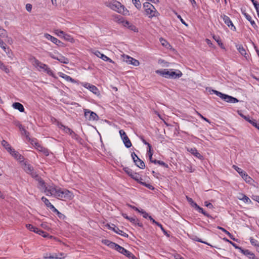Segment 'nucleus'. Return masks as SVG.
<instances>
[{"label": "nucleus", "instance_id": "nucleus-35", "mask_svg": "<svg viewBox=\"0 0 259 259\" xmlns=\"http://www.w3.org/2000/svg\"><path fill=\"white\" fill-rule=\"evenodd\" d=\"M26 227L30 231L34 232L35 233H36L37 231L38 230V228L34 227L31 224H26Z\"/></svg>", "mask_w": 259, "mask_h": 259}, {"label": "nucleus", "instance_id": "nucleus-9", "mask_svg": "<svg viewBox=\"0 0 259 259\" xmlns=\"http://www.w3.org/2000/svg\"><path fill=\"white\" fill-rule=\"evenodd\" d=\"M107 226L108 229L113 230L117 234L120 235L121 236L123 237H128V235L126 233L124 232L122 230H120L117 227L115 226L114 224H112L111 226L109 224H107Z\"/></svg>", "mask_w": 259, "mask_h": 259}, {"label": "nucleus", "instance_id": "nucleus-30", "mask_svg": "<svg viewBox=\"0 0 259 259\" xmlns=\"http://www.w3.org/2000/svg\"><path fill=\"white\" fill-rule=\"evenodd\" d=\"M0 47L4 50L5 52H6L7 54H9L11 50L9 48H7V45L3 41V40L0 41Z\"/></svg>", "mask_w": 259, "mask_h": 259}, {"label": "nucleus", "instance_id": "nucleus-37", "mask_svg": "<svg viewBox=\"0 0 259 259\" xmlns=\"http://www.w3.org/2000/svg\"><path fill=\"white\" fill-rule=\"evenodd\" d=\"M0 36L2 38H5V37L8 38V33H7V31L6 30H5L4 29L1 28H0Z\"/></svg>", "mask_w": 259, "mask_h": 259}, {"label": "nucleus", "instance_id": "nucleus-26", "mask_svg": "<svg viewBox=\"0 0 259 259\" xmlns=\"http://www.w3.org/2000/svg\"><path fill=\"white\" fill-rule=\"evenodd\" d=\"M12 152L14 153L13 157L17 160H19L21 161L23 160V159H24L23 157L18 152L16 151L14 149H13L12 150L10 153Z\"/></svg>", "mask_w": 259, "mask_h": 259}, {"label": "nucleus", "instance_id": "nucleus-3", "mask_svg": "<svg viewBox=\"0 0 259 259\" xmlns=\"http://www.w3.org/2000/svg\"><path fill=\"white\" fill-rule=\"evenodd\" d=\"M106 6L111 9L123 15H126L128 12V11L125 9L124 6L117 1L107 3H106Z\"/></svg>", "mask_w": 259, "mask_h": 259}, {"label": "nucleus", "instance_id": "nucleus-62", "mask_svg": "<svg viewBox=\"0 0 259 259\" xmlns=\"http://www.w3.org/2000/svg\"><path fill=\"white\" fill-rule=\"evenodd\" d=\"M204 204H205V206H206V207H207L209 208L212 209L213 208V205L210 202H208L207 201H205Z\"/></svg>", "mask_w": 259, "mask_h": 259}, {"label": "nucleus", "instance_id": "nucleus-10", "mask_svg": "<svg viewBox=\"0 0 259 259\" xmlns=\"http://www.w3.org/2000/svg\"><path fill=\"white\" fill-rule=\"evenodd\" d=\"M221 17L223 18L225 23L229 27H230L231 29L235 31L236 30V27L234 26L232 21L230 19V18L225 15H223L221 16Z\"/></svg>", "mask_w": 259, "mask_h": 259}, {"label": "nucleus", "instance_id": "nucleus-64", "mask_svg": "<svg viewBox=\"0 0 259 259\" xmlns=\"http://www.w3.org/2000/svg\"><path fill=\"white\" fill-rule=\"evenodd\" d=\"M49 208H50V209H51L52 211L55 213H57L59 211L52 204L51 205H50Z\"/></svg>", "mask_w": 259, "mask_h": 259}, {"label": "nucleus", "instance_id": "nucleus-19", "mask_svg": "<svg viewBox=\"0 0 259 259\" xmlns=\"http://www.w3.org/2000/svg\"><path fill=\"white\" fill-rule=\"evenodd\" d=\"M240 252L250 259H258L254 254L248 249H242Z\"/></svg>", "mask_w": 259, "mask_h": 259}, {"label": "nucleus", "instance_id": "nucleus-28", "mask_svg": "<svg viewBox=\"0 0 259 259\" xmlns=\"http://www.w3.org/2000/svg\"><path fill=\"white\" fill-rule=\"evenodd\" d=\"M237 50L242 56H244V57L246 58H247L248 55L246 53L245 50L242 45H239L237 46Z\"/></svg>", "mask_w": 259, "mask_h": 259}, {"label": "nucleus", "instance_id": "nucleus-40", "mask_svg": "<svg viewBox=\"0 0 259 259\" xmlns=\"http://www.w3.org/2000/svg\"><path fill=\"white\" fill-rule=\"evenodd\" d=\"M159 40H160L161 45L165 47V48H168L170 46V45L169 44V43L165 39H164V38H160L159 39Z\"/></svg>", "mask_w": 259, "mask_h": 259}, {"label": "nucleus", "instance_id": "nucleus-31", "mask_svg": "<svg viewBox=\"0 0 259 259\" xmlns=\"http://www.w3.org/2000/svg\"><path fill=\"white\" fill-rule=\"evenodd\" d=\"M186 197L188 201L190 203L191 205L193 207H194L195 209L197 210L200 206L198 205L197 204L195 203L191 198L188 197L187 196Z\"/></svg>", "mask_w": 259, "mask_h": 259}, {"label": "nucleus", "instance_id": "nucleus-44", "mask_svg": "<svg viewBox=\"0 0 259 259\" xmlns=\"http://www.w3.org/2000/svg\"><path fill=\"white\" fill-rule=\"evenodd\" d=\"M248 122L259 130V122H257L255 119L248 120Z\"/></svg>", "mask_w": 259, "mask_h": 259}, {"label": "nucleus", "instance_id": "nucleus-24", "mask_svg": "<svg viewBox=\"0 0 259 259\" xmlns=\"http://www.w3.org/2000/svg\"><path fill=\"white\" fill-rule=\"evenodd\" d=\"M128 220L135 225H138L140 227H143L142 223H140L139 220L137 219L136 217H130Z\"/></svg>", "mask_w": 259, "mask_h": 259}, {"label": "nucleus", "instance_id": "nucleus-2", "mask_svg": "<svg viewBox=\"0 0 259 259\" xmlns=\"http://www.w3.org/2000/svg\"><path fill=\"white\" fill-rule=\"evenodd\" d=\"M156 73L160 75L167 78H177L181 77L183 75L181 71L178 70V72L169 71L167 69L157 70Z\"/></svg>", "mask_w": 259, "mask_h": 259}, {"label": "nucleus", "instance_id": "nucleus-47", "mask_svg": "<svg viewBox=\"0 0 259 259\" xmlns=\"http://www.w3.org/2000/svg\"><path fill=\"white\" fill-rule=\"evenodd\" d=\"M193 239L196 241H197V242H201V243H203L204 244H207L208 245H209L211 247H214L213 246H212L211 245H210L209 243L205 242V241H202L201 239L198 238L197 236H195L194 238H193Z\"/></svg>", "mask_w": 259, "mask_h": 259}, {"label": "nucleus", "instance_id": "nucleus-12", "mask_svg": "<svg viewBox=\"0 0 259 259\" xmlns=\"http://www.w3.org/2000/svg\"><path fill=\"white\" fill-rule=\"evenodd\" d=\"M118 248L117 251L125 255L127 257L130 258H134L135 257V256L130 251L125 249L122 246H120Z\"/></svg>", "mask_w": 259, "mask_h": 259}, {"label": "nucleus", "instance_id": "nucleus-5", "mask_svg": "<svg viewBox=\"0 0 259 259\" xmlns=\"http://www.w3.org/2000/svg\"><path fill=\"white\" fill-rule=\"evenodd\" d=\"M233 168L235 169L238 174L240 175V176L242 177V178L248 184H251L253 180L249 176L247 173L242 170L241 168L238 167L237 166L233 165Z\"/></svg>", "mask_w": 259, "mask_h": 259}, {"label": "nucleus", "instance_id": "nucleus-43", "mask_svg": "<svg viewBox=\"0 0 259 259\" xmlns=\"http://www.w3.org/2000/svg\"><path fill=\"white\" fill-rule=\"evenodd\" d=\"M133 4L135 5L136 8L138 10H140L141 8V4L139 0H132Z\"/></svg>", "mask_w": 259, "mask_h": 259}, {"label": "nucleus", "instance_id": "nucleus-42", "mask_svg": "<svg viewBox=\"0 0 259 259\" xmlns=\"http://www.w3.org/2000/svg\"><path fill=\"white\" fill-rule=\"evenodd\" d=\"M45 37L48 39V40H51L52 42H53V43H55V41H56V37H53L52 36V35H51L50 34H48V33H46L45 34Z\"/></svg>", "mask_w": 259, "mask_h": 259}, {"label": "nucleus", "instance_id": "nucleus-46", "mask_svg": "<svg viewBox=\"0 0 259 259\" xmlns=\"http://www.w3.org/2000/svg\"><path fill=\"white\" fill-rule=\"evenodd\" d=\"M123 170L130 177H131L134 172L132 169L127 167L123 168Z\"/></svg>", "mask_w": 259, "mask_h": 259}, {"label": "nucleus", "instance_id": "nucleus-17", "mask_svg": "<svg viewBox=\"0 0 259 259\" xmlns=\"http://www.w3.org/2000/svg\"><path fill=\"white\" fill-rule=\"evenodd\" d=\"M187 151L199 159H203V156L198 152L196 148H187Z\"/></svg>", "mask_w": 259, "mask_h": 259}, {"label": "nucleus", "instance_id": "nucleus-56", "mask_svg": "<svg viewBox=\"0 0 259 259\" xmlns=\"http://www.w3.org/2000/svg\"><path fill=\"white\" fill-rule=\"evenodd\" d=\"M45 71H46L47 74H48L50 76H54V73H53V72L52 71V70L50 69V68H49L48 67V66L47 65V68H45Z\"/></svg>", "mask_w": 259, "mask_h": 259}, {"label": "nucleus", "instance_id": "nucleus-14", "mask_svg": "<svg viewBox=\"0 0 259 259\" xmlns=\"http://www.w3.org/2000/svg\"><path fill=\"white\" fill-rule=\"evenodd\" d=\"M94 54L97 57H98L99 58L102 59L103 60H104L105 61H109V62L112 63L113 64L115 63V62L112 60H111L110 58H109V57H108L106 55H104L103 54L101 53L99 51H96L94 53Z\"/></svg>", "mask_w": 259, "mask_h": 259}, {"label": "nucleus", "instance_id": "nucleus-18", "mask_svg": "<svg viewBox=\"0 0 259 259\" xmlns=\"http://www.w3.org/2000/svg\"><path fill=\"white\" fill-rule=\"evenodd\" d=\"M36 149L39 151L42 152L45 155L48 156L49 151L48 149L41 146L38 143H35Z\"/></svg>", "mask_w": 259, "mask_h": 259}, {"label": "nucleus", "instance_id": "nucleus-13", "mask_svg": "<svg viewBox=\"0 0 259 259\" xmlns=\"http://www.w3.org/2000/svg\"><path fill=\"white\" fill-rule=\"evenodd\" d=\"M23 169L27 173L31 174L32 177H38L37 175L33 172V167L30 164L25 163Z\"/></svg>", "mask_w": 259, "mask_h": 259}, {"label": "nucleus", "instance_id": "nucleus-60", "mask_svg": "<svg viewBox=\"0 0 259 259\" xmlns=\"http://www.w3.org/2000/svg\"><path fill=\"white\" fill-rule=\"evenodd\" d=\"M139 212L141 213L142 214H143V217L144 218H148V217H149V214L148 213H147L145 211H144V210L142 209L141 210H140Z\"/></svg>", "mask_w": 259, "mask_h": 259}, {"label": "nucleus", "instance_id": "nucleus-57", "mask_svg": "<svg viewBox=\"0 0 259 259\" xmlns=\"http://www.w3.org/2000/svg\"><path fill=\"white\" fill-rule=\"evenodd\" d=\"M147 154L148 155L150 162L152 163V161H153L154 160L152 158L153 153L152 152L151 149H150H150H148V150L147 151Z\"/></svg>", "mask_w": 259, "mask_h": 259}, {"label": "nucleus", "instance_id": "nucleus-29", "mask_svg": "<svg viewBox=\"0 0 259 259\" xmlns=\"http://www.w3.org/2000/svg\"><path fill=\"white\" fill-rule=\"evenodd\" d=\"M242 197H238V199L243 201L245 203H250L251 202V200L245 194L241 193L240 194Z\"/></svg>", "mask_w": 259, "mask_h": 259}, {"label": "nucleus", "instance_id": "nucleus-45", "mask_svg": "<svg viewBox=\"0 0 259 259\" xmlns=\"http://www.w3.org/2000/svg\"><path fill=\"white\" fill-rule=\"evenodd\" d=\"M36 233L40 235L45 238L48 237L49 236V234L45 232L44 231L40 230L39 229H38Z\"/></svg>", "mask_w": 259, "mask_h": 259}, {"label": "nucleus", "instance_id": "nucleus-55", "mask_svg": "<svg viewBox=\"0 0 259 259\" xmlns=\"http://www.w3.org/2000/svg\"><path fill=\"white\" fill-rule=\"evenodd\" d=\"M62 126L63 127V130L64 132L66 133H69L70 135L73 132V131L70 128L63 125Z\"/></svg>", "mask_w": 259, "mask_h": 259}, {"label": "nucleus", "instance_id": "nucleus-1", "mask_svg": "<svg viewBox=\"0 0 259 259\" xmlns=\"http://www.w3.org/2000/svg\"><path fill=\"white\" fill-rule=\"evenodd\" d=\"M46 193L48 196H54L59 199H71L73 198V193L66 189L58 188L54 185L48 186L46 188Z\"/></svg>", "mask_w": 259, "mask_h": 259}, {"label": "nucleus", "instance_id": "nucleus-20", "mask_svg": "<svg viewBox=\"0 0 259 259\" xmlns=\"http://www.w3.org/2000/svg\"><path fill=\"white\" fill-rule=\"evenodd\" d=\"M223 100L228 103H235L238 102V100L236 98L225 94Z\"/></svg>", "mask_w": 259, "mask_h": 259}, {"label": "nucleus", "instance_id": "nucleus-61", "mask_svg": "<svg viewBox=\"0 0 259 259\" xmlns=\"http://www.w3.org/2000/svg\"><path fill=\"white\" fill-rule=\"evenodd\" d=\"M141 140H142V142L145 144V145H147L148 147V149H149L150 150L152 149V146L149 143H148L147 142H146V141L143 139V138H141Z\"/></svg>", "mask_w": 259, "mask_h": 259}, {"label": "nucleus", "instance_id": "nucleus-25", "mask_svg": "<svg viewBox=\"0 0 259 259\" xmlns=\"http://www.w3.org/2000/svg\"><path fill=\"white\" fill-rule=\"evenodd\" d=\"M242 13L245 17L246 19L250 22V24L254 28L256 27L255 22L252 20L251 17L249 14L245 12H242Z\"/></svg>", "mask_w": 259, "mask_h": 259}, {"label": "nucleus", "instance_id": "nucleus-38", "mask_svg": "<svg viewBox=\"0 0 259 259\" xmlns=\"http://www.w3.org/2000/svg\"><path fill=\"white\" fill-rule=\"evenodd\" d=\"M197 211L200 213H202L203 214H204L205 216L207 217V218H212V217L209 215L208 213H207L206 211H205L202 208H201V207H199L198 208V209L197 210Z\"/></svg>", "mask_w": 259, "mask_h": 259}, {"label": "nucleus", "instance_id": "nucleus-7", "mask_svg": "<svg viewBox=\"0 0 259 259\" xmlns=\"http://www.w3.org/2000/svg\"><path fill=\"white\" fill-rule=\"evenodd\" d=\"M119 134L125 146L128 148H130L132 145V143L125 132L123 130H121L119 131Z\"/></svg>", "mask_w": 259, "mask_h": 259}, {"label": "nucleus", "instance_id": "nucleus-23", "mask_svg": "<svg viewBox=\"0 0 259 259\" xmlns=\"http://www.w3.org/2000/svg\"><path fill=\"white\" fill-rule=\"evenodd\" d=\"M134 162L138 167L141 169H144L145 167V163L139 157H137V159H136V160H135Z\"/></svg>", "mask_w": 259, "mask_h": 259}, {"label": "nucleus", "instance_id": "nucleus-6", "mask_svg": "<svg viewBox=\"0 0 259 259\" xmlns=\"http://www.w3.org/2000/svg\"><path fill=\"white\" fill-rule=\"evenodd\" d=\"M84 116L89 120H98L99 116L94 112L91 111L89 109H84Z\"/></svg>", "mask_w": 259, "mask_h": 259}, {"label": "nucleus", "instance_id": "nucleus-21", "mask_svg": "<svg viewBox=\"0 0 259 259\" xmlns=\"http://www.w3.org/2000/svg\"><path fill=\"white\" fill-rule=\"evenodd\" d=\"M12 106L14 109L18 110L21 112L24 111L25 109L23 105L19 102L13 103Z\"/></svg>", "mask_w": 259, "mask_h": 259}, {"label": "nucleus", "instance_id": "nucleus-22", "mask_svg": "<svg viewBox=\"0 0 259 259\" xmlns=\"http://www.w3.org/2000/svg\"><path fill=\"white\" fill-rule=\"evenodd\" d=\"M59 76L64 78L67 81H70L72 83L76 82V81L74 79H73L70 76H69L67 75V74H65L63 73H62V72L60 73Z\"/></svg>", "mask_w": 259, "mask_h": 259}, {"label": "nucleus", "instance_id": "nucleus-59", "mask_svg": "<svg viewBox=\"0 0 259 259\" xmlns=\"http://www.w3.org/2000/svg\"><path fill=\"white\" fill-rule=\"evenodd\" d=\"M213 37L217 41L218 45L222 48L223 44L221 40L219 39V37L215 36H213Z\"/></svg>", "mask_w": 259, "mask_h": 259}, {"label": "nucleus", "instance_id": "nucleus-36", "mask_svg": "<svg viewBox=\"0 0 259 259\" xmlns=\"http://www.w3.org/2000/svg\"><path fill=\"white\" fill-rule=\"evenodd\" d=\"M38 183H39V185L40 187H41L42 188H43L44 189H45V192L46 193V188H47L48 186H46V185H45V182H44V181L41 179L40 178V177H38Z\"/></svg>", "mask_w": 259, "mask_h": 259}, {"label": "nucleus", "instance_id": "nucleus-49", "mask_svg": "<svg viewBox=\"0 0 259 259\" xmlns=\"http://www.w3.org/2000/svg\"><path fill=\"white\" fill-rule=\"evenodd\" d=\"M157 226L159 227L161 229V231L163 232L164 235H165L167 237H169L170 235L164 229L162 225L161 224H157Z\"/></svg>", "mask_w": 259, "mask_h": 259}, {"label": "nucleus", "instance_id": "nucleus-15", "mask_svg": "<svg viewBox=\"0 0 259 259\" xmlns=\"http://www.w3.org/2000/svg\"><path fill=\"white\" fill-rule=\"evenodd\" d=\"M124 60L128 64L133 65L135 66H138L140 64L138 60L128 56H126L125 57H124Z\"/></svg>", "mask_w": 259, "mask_h": 259}, {"label": "nucleus", "instance_id": "nucleus-39", "mask_svg": "<svg viewBox=\"0 0 259 259\" xmlns=\"http://www.w3.org/2000/svg\"><path fill=\"white\" fill-rule=\"evenodd\" d=\"M152 163H155V164H158L162 165L166 168L168 167V165L162 161L154 159L153 161H152Z\"/></svg>", "mask_w": 259, "mask_h": 259}, {"label": "nucleus", "instance_id": "nucleus-27", "mask_svg": "<svg viewBox=\"0 0 259 259\" xmlns=\"http://www.w3.org/2000/svg\"><path fill=\"white\" fill-rule=\"evenodd\" d=\"M2 145L7 150L8 152H10L13 149L10 145L5 140H3L2 141Z\"/></svg>", "mask_w": 259, "mask_h": 259}, {"label": "nucleus", "instance_id": "nucleus-63", "mask_svg": "<svg viewBox=\"0 0 259 259\" xmlns=\"http://www.w3.org/2000/svg\"><path fill=\"white\" fill-rule=\"evenodd\" d=\"M49 208H50V209H51L52 211L55 213H57L59 211L52 204L51 205H50Z\"/></svg>", "mask_w": 259, "mask_h": 259}, {"label": "nucleus", "instance_id": "nucleus-11", "mask_svg": "<svg viewBox=\"0 0 259 259\" xmlns=\"http://www.w3.org/2000/svg\"><path fill=\"white\" fill-rule=\"evenodd\" d=\"M33 64L35 67H38L40 69L45 70V68H47V65L44 64L36 59L35 57L31 59Z\"/></svg>", "mask_w": 259, "mask_h": 259}, {"label": "nucleus", "instance_id": "nucleus-32", "mask_svg": "<svg viewBox=\"0 0 259 259\" xmlns=\"http://www.w3.org/2000/svg\"><path fill=\"white\" fill-rule=\"evenodd\" d=\"M217 228L219 230H222L224 233H225L228 236H229V237L231 239H232L233 240H235V239L234 238L233 236L229 231H228L227 230H226L225 228H224L222 227H220V226H218L217 227Z\"/></svg>", "mask_w": 259, "mask_h": 259}, {"label": "nucleus", "instance_id": "nucleus-50", "mask_svg": "<svg viewBox=\"0 0 259 259\" xmlns=\"http://www.w3.org/2000/svg\"><path fill=\"white\" fill-rule=\"evenodd\" d=\"M41 200L44 202L45 205L49 207L50 205H51V203L50 202L49 200L46 197H42L41 198Z\"/></svg>", "mask_w": 259, "mask_h": 259}, {"label": "nucleus", "instance_id": "nucleus-52", "mask_svg": "<svg viewBox=\"0 0 259 259\" xmlns=\"http://www.w3.org/2000/svg\"><path fill=\"white\" fill-rule=\"evenodd\" d=\"M212 92L214 94H215L216 95H217L218 96H219V97H220L222 99H223V97L224 96L225 94H223L218 91H216V90H212Z\"/></svg>", "mask_w": 259, "mask_h": 259}, {"label": "nucleus", "instance_id": "nucleus-48", "mask_svg": "<svg viewBox=\"0 0 259 259\" xmlns=\"http://www.w3.org/2000/svg\"><path fill=\"white\" fill-rule=\"evenodd\" d=\"M119 21L120 23H122L124 27H128V26L131 24V23L128 21H124L122 18L119 19Z\"/></svg>", "mask_w": 259, "mask_h": 259}, {"label": "nucleus", "instance_id": "nucleus-33", "mask_svg": "<svg viewBox=\"0 0 259 259\" xmlns=\"http://www.w3.org/2000/svg\"><path fill=\"white\" fill-rule=\"evenodd\" d=\"M71 137L75 139L77 142L81 144L82 139L76 134H75L74 132L70 135Z\"/></svg>", "mask_w": 259, "mask_h": 259}, {"label": "nucleus", "instance_id": "nucleus-8", "mask_svg": "<svg viewBox=\"0 0 259 259\" xmlns=\"http://www.w3.org/2000/svg\"><path fill=\"white\" fill-rule=\"evenodd\" d=\"M49 56L53 59L58 60L60 62L64 64H68L69 63V60L67 58L62 56V55H58L55 56L52 53H50Z\"/></svg>", "mask_w": 259, "mask_h": 259}, {"label": "nucleus", "instance_id": "nucleus-4", "mask_svg": "<svg viewBox=\"0 0 259 259\" xmlns=\"http://www.w3.org/2000/svg\"><path fill=\"white\" fill-rule=\"evenodd\" d=\"M143 7L145 9V14L149 18L156 17L159 15V13L156 10L153 5L149 2H145L143 4Z\"/></svg>", "mask_w": 259, "mask_h": 259}, {"label": "nucleus", "instance_id": "nucleus-41", "mask_svg": "<svg viewBox=\"0 0 259 259\" xmlns=\"http://www.w3.org/2000/svg\"><path fill=\"white\" fill-rule=\"evenodd\" d=\"M108 246H109L111 248L114 249L115 250L117 251V250L118 249V248L119 247L120 245H119L118 244H117L114 242H111V243L108 244Z\"/></svg>", "mask_w": 259, "mask_h": 259}, {"label": "nucleus", "instance_id": "nucleus-34", "mask_svg": "<svg viewBox=\"0 0 259 259\" xmlns=\"http://www.w3.org/2000/svg\"><path fill=\"white\" fill-rule=\"evenodd\" d=\"M131 177L138 182H139L140 180H142V179L140 177V175L136 172H134Z\"/></svg>", "mask_w": 259, "mask_h": 259}, {"label": "nucleus", "instance_id": "nucleus-53", "mask_svg": "<svg viewBox=\"0 0 259 259\" xmlns=\"http://www.w3.org/2000/svg\"><path fill=\"white\" fill-rule=\"evenodd\" d=\"M55 33L56 35H57L58 36H59L60 37L63 36V35L65 34L64 31L59 30V29L55 30Z\"/></svg>", "mask_w": 259, "mask_h": 259}, {"label": "nucleus", "instance_id": "nucleus-54", "mask_svg": "<svg viewBox=\"0 0 259 259\" xmlns=\"http://www.w3.org/2000/svg\"><path fill=\"white\" fill-rule=\"evenodd\" d=\"M0 68L5 71L6 73L9 72V69L7 68L6 66H5L3 63H2L0 64Z\"/></svg>", "mask_w": 259, "mask_h": 259}, {"label": "nucleus", "instance_id": "nucleus-16", "mask_svg": "<svg viewBox=\"0 0 259 259\" xmlns=\"http://www.w3.org/2000/svg\"><path fill=\"white\" fill-rule=\"evenodd\" d=\"M82 85L84 88L89 89L90 91L95 94H96L98 91V88L94 85L91 84L87 82L82 83Z\"/></svg>", "mask_w": 259, "mask_h": 259}, {"label": "nucleus", "instance_id": "nucleus-51", "mask_svg": "<svg viewBox=\"0 0 259 259\" xmlns=\"http://www.w3.org/2000/svg\"><path fill=\"white\" fill-rule=\"evenodd\" d=\"M250 241L252 245H254L256 247L259 245V242H258V241L252 238H250Z\"/></svg>", "mask_w": 259, "mask_h": 259}, {"label": "nucleus", "instance_id": "nucleus-58", "mask_svg": "<svg viewBox=\"0 0 259 259\" xmlns=\"http://www.w3.org/2000/svg\"><path fill=\"white\" fill-rule=\"evenodd\" d=\"M128 28L132 31H134V32H138V28L133 24H131L129 26Z\"/></svg>", "mask_w": 259, "mask_h": 259}]
</instances>
